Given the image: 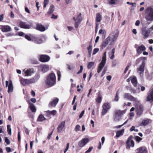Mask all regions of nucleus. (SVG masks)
Segmentation results:
<instances>
[{
  "label": "nucleus",
  "mask_w": 153,
  "mask_h": 153,
  "mask_svg": "<svg viewBox=\"0 0 153 153\" xmlns=\"http://www.w3.org/2000/svg\"><path fill=\"white\" fill-rule=\"evenodd\" d=\"M45 82L48 85L50 86L54 85L56 83V77L55 74L53 73L50 74L47 77Z\"/></svg>",
  "instance_id": "obj_1"
},
{
  "label": "nucleus",
  "mask_w": 153,
  "mask_h": 153,
  "mask_svg": "<svg viewBox=\"0 0 153 153\" xmlns=\"http://www.w3.org/2000/svg\"><path fill=\"white\" fill-rule=\"evenodd\" d=\"M145 18L147 21H153V6L149 7L146 9Z\"/></svg>",
  "instance_id": "obj_2"
},
{
  "label": "nucleus",
  "mask_w": 153,
  "mask_h": 153,
  "mask_svg": "<svg viewBox=\"0 0 153 153\" xmlns=\"http://www.w3.org/2000/svg\"><path fill=\"white\" fill-rule=\"evenodd\" d=\"M106 52H105L103 54L102 60L99 64L98 69L97 72L100 73L104 67L106 61Z\"/></svg>",
  "instance_id": "obj_3"
},
{
  "label": "nucleus",
  "mask_w": 153,
  "mask_h": 153,
  "mask_svg": "<svg viewBox=\"0 0 153 153\" xmlns=\"http://www.w3.org/2000/svg\"><path fill=\"white\" fill-rule=\"evenodd\" d=\"M20 81L21 84L24 86L35 82V80L33 78L28 79L21 78L20 79Z\"/></svg>",
  "instance_id": "obj_4"
},
{
  "label": "nucleus",
  "mask_w": 153,
  "mask_h": 153,
  "mask_svg": "<svg viewBox=\"0 0 153 153\" xmlns=\"http://www.w3.org/2000/svg\"><path fill=\"white\" fill-rule=\"evenodd\" d=\"M133 137L130 136L126 142V148L127 149H129L131 147H133L134 146V142L132 139Z\"/></svg>",
  "instance_id": "obj_5"
},
{
  "label": "nucleus",
  "mask_w": 153,
  "mask_h": 153,
  "mask_svg": "<svg viewBox=\"0 0 153 153\" xmlns=\"http://www.w3.org/2000/svg\"><path fill=\"white\" fill-rule=\"evenodd\" d=\"M90 140L88 138H83L79 142L78 145L80 147H82L89 142Z\"/></svg>",
  "instance_id": "obj_6"
},
{
  "label": "nucleus",
  "mask_w": 153,
  "mask_h": 153,
  "mask_svg": "<svg viewBox=\"0 0 153 153\" xmlns=\"http://www.w3.org/2000/svg\"><path fill=\"white\" fill-rule=\"evenodd\" d=\"M103 109L102 112V115H104L107 112L108 110L110 108L109 104L108 103H105L102 106Z\"/></svg>",
  "instance_id": "obj_7"
},
{
  "label": "nucleus",
  "mask_w": 153,
  "mask_h": 153,
  "mask_svg": "<svg viewBox=\"0 0 153 153\" xmlns=\"http://www.w3.org/2000/svg\"><path fill=\"white\" fill-rule=\"evenodd\" d=\"M65 121L61 122L57 128V132L60 133L61 132L62 130L65 129Z\"/></svg>",
  "instance_id": "obj_8"
},
{
  "label": "nucleus",
  "mask_w": 153,
  "mask_h": 153,
  "mask_svg": "<svg viewBox=\"0 0 153 153\" xmlns=\"http://www.w3.org/2000/svg\"><path fill=\"white\" fill-rule=\"evenodd\" d=\"M145 63L144 62H143L141 65L138 68L137 70V72L139 74L140 76H142L143 75V74L144 70V67Z\"/></svg>",
  "instance_id": "obj_9"
},
{
  "label": "nucleus",
  "mask_w": 153,
  "mask_h": 153,
  "mask_svg": "<svg viewBox=\"0 0 153 153\" xmlns=\"http://www.w3.org/2000/svg\"><path fill=\"white\" fill-rule=\"evenodd\" d=\"M50 59L49 56L45 55H42L39 56V60L42 62H48Z\"/></svg>",
  "instance_id": "obj_10"
},
{
  "label": "nucleus",
  "mask_w": 153,
  "mask_h": 153,
  "mask_svg": "<svg viewBox=\"0 0 153 153\" xmlns=\"http://www.w3.org/2000/svg\"><path fill=\"white\" fill-rule=\"evenodd\" d=\"M150 33L148 30H146L143 28L141 30V34L144 39H146L148 37Z\"/></svg>",
  "instance_id": "obj_11"
},
{
  "label": "nucleus",
  "mask_w": 153,
  "mask_h": 153,
  "mask_svg": "<svg viewBox=\"0 0 153 153\" xmlns=\"http://www.w3.org/2000/svg\"><path fill=\"white\" fill-rule=\"evenodd\" d=\"M48 25H46L45 27L43 25L39 24L36 25V29L41 31H44L48 28Z\"/></svg>",
  "instance_id": "obj_12"
},
{
  "label": "nucleus",
  "mask_w": 153,
  "mask_h": 153,
  "mask_svg": "<svg viewBox=\"0 0 153 153\" xmlns=\"http://www.w3.org/2000/svg\"><path fill=\"white\" fill-rule=\"evenodd\" d=\"M144 110L143 106L142 105H139L137 106L136 108V113L139 116H141L143 114Z\"/></svg>",
  "instance_id": "obj_13"
},
{
  "label": "nucleus",
  "mask_w": 153,
  "mask_h": 153,
  "mask_svg": "<svg viewBox=\"0 0 153 153\" xmlns=\"http://www.w3.org/2000/svg\"><path fill=\"white\" fill-rule=\"evenodd\" d=\"M25 76H30L33 73V69H25L23 71Z\"/></svg>",
  "instance_id": "obj_14"
},
{
  "label": "nucleus",
  "mask_w": 153,
  "mask_h": 153,
  "mask_svg": "<svg viewBox=\"0 0 153 153\" xmlns=\"http://www.w3.org/2000/svg\"><path fill=\"white\" fill-rule=\"evenodd\" d=\"M145 50V47L143 45H142L137 48L136 50L137 53L138 55H140Z\"/></svg>",
  "instance_id": "obj_15"
},
{
  "label": "nucleus",
  "mask_w": 153,
  "mask_h": 153,
  "mask_svg": "<svg viewBox=\"0 0 153 153\" xmlns=\"http://www.w3.org/2000/svg\"><path fill=\"white\" fill-rule=\"evenodd\" d=\"M59 101V99L57 98H55L52 100L50 102L49 106L51 107H54L56 106Z\"/></svg>",
  "instance_id": "obj_16"
},
{
  "label": "nucleus",
  "mask_w": 153,
  "mask_h": 153,
  "mask_svg": "<svg viewBox=\"0 0 153 153\" xmlns=\"http://www.w3.org/2000/svg\"><path fill=\"white\" fill-rule=\"evenodd\" d=\"M20 27L25 29H29L30 28L31 26L27 24L26 22L21 21L19 23Z\"/></svg>",
  "instance_id": "obj_17"
},
{
  "label": "nucleus",
  "mask_w": 153,
  "mask_h": 153,
  "mask_svg": "<svg viewBox=\"0 0 153 153\" xmlns=\"http://www.w3.org/2000/svg\"><path fill=\"white\" fill-rule=\"evenodd\" d=\"M40 68L42 71L43 73H45L49 70V67L47 65H41L40 66Z\"/></svg>",
  "instance_id": "obj_18"
},
{
  "label": "nucleus",
  "mask_w": 153,
  "mask_h": 153,
  "mask_svg": "<svg viewBox=\"0 0 153 153\" xmlns=\"http://www.w3.org/2000/svg\"><path fill=\"white\" fill-rule=\"evenodd\" d=\"M1 31L3 32H8L11 30V28L8 25H3L1 28Z\"/></svg>",
  "instance_id": "obj_19"
},
{
  "label": "nucleus",
  "mask_w": 153,
  "mask_h": 153,
  "mask_svg": "<svg viewBox=\"0 0 153 153\" xmlns=\"http://www.w3.org/2000/svg\"><path fill=\"white\" fill-rule=\"evenodd\" d=\"M118 35V34L117 33H113L111 35V36H109L111 37V43H112L114 41L116 40Z\"/></svg>",
  "instance_id": "obj_20"
},
{
  "label": "nucleus",
  "mask_w": 153,
  "mask_h": 153,
  "mask_svg": "<svg viewBox=\"0 0 153 153\" xmlns=\"http://www.w3.org/2000/svg\"><path fill=\"white\" fill-rule=\"evenodd\" d=\"M137 153H147L146 148L145 147H140L137 149Z\"/></svg>",
  "instance_id": "obj_21"
},
{
  "label": "nucleus",
  "mask_w": 153,
  "mask_h": 153,
  "mask_svg": "<svg viewBox=\"0 0 153 153\" xmlns=\"http://www.w3.org/2000/svg\"><path fill=\"white\" fill-rule=\"evenodd\" d=\"M141 85L137 84V85L135 87L136 88V90H134L132 88H131L130 89V91L131 92L134 93L139 92L140 91V88H141Z\"/></svg>",
  "instance_id": "obj_22"
},
{
  "label": "nucleus",
  "mask_w": 153,
  "mask_h": 153,
  "mask_svg": "<svg viewBox=\"0 0 153 153\" xmlns=\"http://www.w3.org/2000/svg\"><path fill=\"white\" fill-rule=\"evenodd\" d=\"M32 41L35 43L38 44H39L43 42L42 38L34 37L32 39Z\"/></svg>",
  "instance_id": "obj_23"
},
{
  "label": "nucleus",
  "mask_w": 153,
  "mask_h": 153,
  "mask_svg": "<svg viewBox=\"0 0 153 153\" xmlns=\"http://www.w3.org/2000/svg\"><path fill=\"white\" fill-rule=\"evenodd\" d=\"M126 112V110L121 111L120 110H117L115 111V113L116 115L120 116H122Z\"/></svg>",
  "instance_id": "obj_24"
},
{
  "label": "nucleus",
  "mask_w": 153,
  "mask_h": 153,
  "mask_svg": "<svg viewBox=\"0 0 153 153\" xmlns=\"http://www.w3.org/2000/svg\"><path fill=\"white\" fill-rule=\"evenodd\" d=\"M111 37L108 36L105 40V41L102 43V47L103 48H105L108 44L110 40Z\"/></svg>",
  "instance_id": "obj_25"
},
{
  "label": "nucleus",
  "mask_w": 153,
  "mask_h": 153,
  "mask_svg": "<svg viewBox=\"0 0 153 153\" xmlns=\"http://www.w3.org/2000/svg\"><path fill=\"white\" fill-rule=\"evenodd\" d=\"M13 87L12 82L10 81L9 83L7 92L8 93H10L13 92Z\"/></svg>",
  "instance_id": "obj_26"
},
{
  "label": "nucleus",
  "mask_w": 153,
  "mask_h": 153,
  "mask_svg": "<svg viewBox=\"0 0 153 153\" xmlns=\"http://www.w3.org/2000/svg\"><path fill=\"white\" fill-rule=\"evenodd\" d=\"M102 19L101 15L100 13H97L96 15L95 20L97 22H100Z\"/></svg>",
  "instance_id": "obj_27"
},
{
  "label": "nucleus",
  "mask_w": 153,
  "mask_h": 153,
  "mask_svg": "<svg viewBox=\"0 0 153 153\" xmlns=\"http://www.w3.org/2000/svg\"><path fill=\"white\" fill-rule=\"evenodd\" d=\"M124 129H122L120 131H118L116 133V137H119L121 136L122 135L124 132Z\"/></svg>",
  "instance_id": "obj_28"
},
{
  "label": "nucleus",
  "mask_w": 153,
  "mask_h": 153,
  "mask_svg": "<svg viewBox=\"0 0 153 153\" xmlns=\"http://www.w3.org/2000/svg\"><path fill=\"white\" fill-rule=\"evenodd\" d=\"M131 82L134 87H135L137 84V80L136 77L133 76L131 79Z\"/></svg>",
  "instance_id": "obj_29"
},
{
  "label": "nucleus",
  "mask_w": 153,
  "mask_h": 153,
  "mask_svg": "<svg viewBox=\"0 0 153 153\" xmlns=\"http://www.w3.org/2000/svg\"><path fill=\"white\" fill-rule=\"evenodd\" d=\"M125 98L126 100L133 101H135L137 100L136 98L133 96H125Z\"/></svg>",
  "instance_id": "obj_30"
},
{
  "label": "nucleus",
  "mask_w": 153,
  "mask_h": 153,
  "mask_svg": "<svg viewBox=\"0 0 153 153\" xmlns=\"http://www.w3.org/2000/svg\"><path fill=\"white\" fill-rule=\"evenodd\" d=\"M149 123V119H146L143 120L142 123H141V126H146L148 125Z\"/></svg>",
  "instance_id": "obj_31"
},
{
  "label": "nucleus",
  "mask_w": 153,
  "mask_h": 153,
  "mask_svg": "<svg viewBox=\"0 0 153 153\" xmlns=\"http://www.w3.org/2000/svg\"><path fill=\"white\" fill-rule=\"evenodd\" d=\"M46 118L44 117V116L42 114L40 115L37 119V121L39 122H42V121L45 120Z\"/></svg>",
  "instance_id": "obj_32"
},
{
  "label": "nucleus",
  "mask_w": 153,
  "mask_h": 153,
  "mask_svg": "<svg viewBox=\"0 0 153 153\" xmlns=\"http://www.w3.org/2000/svg\"><path fill=\"white\" fill-rule=\"evenodd\" d=\"M30 108L33 112H35L36 111V108L34 105L32 103H29Z\"/></svg>",
  "instance_id": "obj_33"
},
{
  "label": "nucleus",
  "mask_w": 153,
  "mask_h": 153,
  "mask_svg": "<svg viewBox=\"0 0 153 153\" xmlns=\"http://www.w3.org/2000/svg\"><path fill=\"white\" fill-rule=\"evenodd\" d=\"M87 49L88 51L89 57H90L92 53V46L91 45H89V46L87 48Z\"/></svg>",
  "instance_id": "obj_34"
},
{
  "label": "nucleus",
  "mask_w": 153,
  "mask_h": 153,
  "mask_svg": "<svg viewBox=\"0 0 153 153\" xmlns=\"http://www.w3.org/2000/svg\"><path fill=\"white\" fill-rule=\"evenodd\" d=\"M54 10V6L52 5H51L49 9V10L48 12V14H51L52 13Z\"/></svg>",
  "instance_id": "obj_35"
},
{
  "label": "nucleus",
  "mask_w": 153,
  "mask_h": 153,
  "mask_svg": "<svg viewBox=\"0 0 153 153\" xmlns=\"http://www.w3.org/2000/svg\"><path fill=\"white\" fill-rule=\"evenodd\" d=\"M115 52V49L114 48L111 50V52L109 54V56H110V58L111 59H113L114 56V54Z\"/></svg>",
  "instance_id": "obj_36"
},
{
  "label": "nucleus",
  "mask_w": 153,
  "mask_h": 153,
  "mask_svg": "<svg viewBox=\"0 0 153 153\" xmlns=\"http://www.w3.org/2000/svg\"><path fill=\"white\" fill-rule=\"evenodd\" d=\"M99 33L100 34H102V37L104 39L105 36L106 35V31L105 30H100L99 31Z\"/></svg>",
  "instance_id": "obj_37"
},
{
  "label": "nucleus",
  "mask_w": 153,
  "mask_h": 153,
  "mask_svg": "<svg viewBox=\"0 0 153 153\" xmlns=\"http://www.w3.org/2000/svg\"><path fill=\"white\" fill-rule=\"evenodd\" d=\"M46 112L49 114H51L53 116H54L55 115L57 112L55 110L52 111H48Z\"/></svg>",
  "instance_id": "obj_38"
},
{
  "label": "nucleus",
  "mask_w": 153,
  "mask_h": 153,
  "mask_svg": "<svg viewBox=\"0 0 153 153\" xmlns=\"http://www.w3.org/2000/svg\"><path fill=\"white\" fill-rule=\"evenodd\" d=\"M76 18L77 21L81 22L82 20V18L81 16V13H79L77 16Z\"/></svg>",
  "instance_id": "obj_39"
},
{
  "label": "nucleus",
  "mask_w": 153,
  "mask_h": 153,
  "mask_svg": "<svg viewBox=\"0 0 153 153\" xmlns=\"http://www.w3.org/2000/svg\"><path fill=\"white\" fill-rule=\"evenodd\" d=\"M94 62H88L87 65V68L88 69H90L94 65Z\"/></svg>",
  "instance_id": "obj_40"
},
{
  "label": "nucleus",
  "mask_w": 153,
  "mask_h": 153,
  "mask_svg": "<svg viewBox=\"0 0 153 153\" xmlns=\"http://www.w3.org/2000/svg\"><path fill=\"white\" fill-rule=\"evenodd\" d=\"M10 126L9 125L7 126L8 134L10 135H11V129L10 128Z\"/></svg>",
  "instance_id": "obj_41"
},
{
  "label": "nucleus",
  "mask_w": 153,
  "mask_h": 153,
  "mask_svg": "<svg viewBox=\"0 0 153 153\" xmlns=\"http://www.w3.org/2000/svg\"><path fill=\"white\" fill-rule=\"evenodd\" d=\"M126 3L127 4H131L132 5L131 8L132 9H134L136 6V4L135 3H130L129 2H127Z\"/></svg>",
  "instance_id": "obj_42"
},
{
  "label": "nucleus",
  "mask_w": 153,
  "mask_h": 153,
  "mask_svg": "<svg viewBox=\"0 0 153 153\" xmlns=\"http://www.w3.org/2000/svg\"><path fill=\"white\" fill-rule=\"evenodd\" d=\"M80 126L79 125H76L75 128V130L76 132H78L80 130Z\"/></svg>",
  "instance_id": "obj_43"
},
{
  "label": "nucleus",
  "mask_w": 153,
  "mask_h": 153,
  "mask_svg": "<svg viewBox=\"0 0 153 153\" xmlns=\"http://www.w3.org/2000/svg\"><path fill=\"white\" fill-rule=\"evenodd\" d=\"M120 116H117V115H116V114H114V120L116 122L118 121L120 119Z\"/></svg>",
  "instance_id": "obj_44"
},
{
  "label": "nucleus",
  "mask_w": 153,
  "mask_h": 153,
  "mask_svg": "<svg viewBox=\"0 0 153 153\" xmlns=\"http://www.w3.org/2000/svg\"><path fill=\"white\" fill-rule=\"evenodd\" d=\"M67 66L68 69L70 70H73L75 68V66L73 65H69L67 64Z\"/></svg>",
  "instance_id": "obj_45"
},
{
  "label": "nucleus",
  "mask_w": 153,
  "mask_h": 153,
  "mask_svg": "<svg viewBox=\"0 0 153 153\" xmlns=\"http://www.w3.org/2000/svg\"><path fill=\"white\" fill-rule=\"evenodd\" d=\"M102 97L101 96H98L97 98L96 99V101L98 103H100L101 101Z\"/></svg>",
  "instance_id": "obj_46"
},
{
  "label": "nucleus",
  "mask_w": 153,
  "mask_h": 153,
  "mask_svg": "<svg viewBox=\"0 0 153 153\" xmlns=\"http://www.w3.org/2000/svg\"><path fill=\"white\" fill-rule=\"evenodd\" d=\"M49 3V0H44L43 2L44 8H45L46 7V5Z\"/></svg>",
  "instance_id": "obj_47"
},
{
  "label": "nucleus",
  "mask_w": 153,
  "mask_h": 153,
  "mask_svg": "<svg viewBox=\"0 0 153 153\" xmlns=\"http://www.w3.org/2000/svg\"><path fill=\"white\" fill-rule=\"evenodd\" d=\"M81 22L76 21L75 22L74 25L75 27L76 28H77L79 26V25L80 24Z\"/></svg>",
  "instance_id": "obj_48"
},
{
  "label": "nucleus",
  "mask_w": 153,
  "mask_h": 153,
  "mask_svg": "<svg viewBox=\"0 0 153 153\" xmlns=\"http://www.w3.org/2000/svg\"><path fill=\"white\" fill-rule=\"evenodd\" d=\"M147 100L148 101L152 102L153 101V96H147Z\"/></svg>",
  "instance_id": "obj_49"
},
{
  "label": "nucleus",
  "mask_w": 153,
  "mask_h": 153,
  "mask_svg": "<svg viewBox=\"0 0 153 153\" xmlns=\"http://www.w3.org/2000/svg\"><path fill=\"white\" fill-rule=\"evenodd\" d=\"M99 51V49L98 48H94L93 50V55H94L97 53L98 51Z\"/></svg>",
  "instance_id": "obj_50"
},
{
  "label": "nucleus",
  "mask_w": 153,
  "mask_h": 153,
  "mask_svg": "<svg viewBox=\"0 0 153 153\" xmlns=\"http://www.w3.org/2000/svg\"><path fill=\"white\" fill-rule=\"evenodd\" d=\"M116 1H117V0H109V3L111 4H116Z\"/></svg>",
  "instance_id": "obj_51"
},
{
  "label": "nucleus",
  "mask_w": 153,
  "mask_h": 153,
  "mask_svg": "<svg viewBox=\"0 0 153 153\" xmlns=\"http://www.w3.org/2000/svg\"><path fill=\"white\" fill-rule=\"evenodd\" d=\"M127 122H128V120H127L123 124H122V125H119V126H115L114 127V128H119L121 127L122 126H123Z\"/></svg>",
  "instance_id": "obj_52"
},
{
  "label": "nucleus",
  "mask_w": 153,
  "mask_h": 153,
  "mask_svg": "<svg viewBox=\"0 0 153 153\" xmlns=\"http://www.w3.org/2000/svg\"><path fill=\"white\" fill-rule=\"evenodd\" d=\"M57 74L58 77V80L59 81L61 77V72L59 71H57Z\"/></svg>",
  "instance_id": "obj_53"
},
{
  "label": "nucleus",
  "mask_w": 153,
  "mask_h": 153,
  "mask_svg": "<svg viewBox=\"0 0 153 153\" xmlns=\"http://www.w3.org/2000/svg\"><path fill=\"white\" fill-rule=\"evenodd\" d=\"M93 149V147L92 146H90L88 149L85 151V153H90L92 150Z\"/></svg>",
  "instance_id": "obj_54"
},
{
  "label": "nucleus",
  "mask_w": 153,
  "mask_h": 153,
  "mask_svg": "<svg viewBox=\"0 0 153 153\" xmlns=\"http://www.w3.org/2000/svg\"><path fill=\"white\" fill-rule=\"evenodd\" d=\"M135 138L136 141L138 142H139L142 140V138L137 136L135 137Z\"/></svg>",
  "instance_id": "obj_55"
},
{
  "label": "nucleus",
  "mask_w": 153,
  "mask_h": 153,
  "mask_svg": "<svg viewBox=\"0 0 153 153\" xmlns=\"http://www.w3.org/2000/svg\"><path fill=\"white\" fill-rule=\"evenodd\" d=\"M25 37L26 39L29 41H31L32 40V39H31L30 36L27 35H25Z\"/></svg>",
  "instance_id": "obj_56"
},
{
  "label": "nucleus",
  "mask_w": 153,
  "mask_h": 153,
  "mask_svg": "<svg viewBox=\"0 0 153 153\" xmlns=\"http://www.w3.org/2000/svg\"><path fill=\"white\" fill-rule=\"evenodd\" d=\"M83 69V68L82 66L81 65L80 66V69L79 71L77 73V74H79L82 73V72Z\"/></svg>",
  "instance_id": "obj_57"
},
{
  "label": "nucleus",
  "mask_w": 153,
  "mask_h": 153,
  "mask_svg": "<svg viewBox=\"0 0 153 153\" xmlns=\"http://www.w3.org/2000/svg\"><path fill=\"white\" fill-rule=\"evenodd\" d=\"M5 142L7 143V144H10V140L8 139L7 137H5Z\"/></svg>",
  "instance_id": "obj_58"
},
{
  "label": "nucleus",
  "mask_w": 153,
  "mask_h": 153,
  "mask_svg": "<svg viewBox=\"0 0 153 153\" xmlns=\"http://www.w3.org/2000/svg\"><path fill=\"white\" fill-rule=\"evenodd\" d=\"M149 96H153V88L150 89L149 92Z\"/></svg>",
  "instance_id": "obj_59"
},
{
  "label": "nucleus",
  "mask_w": 153,
  "mask_h": 153,
  "mask_svg": "<svg viewBox=\"0 0 153 153\" xmlns=\"http://www.w3.org/2000/svg\"><path fill=\"white\" fill-rule=\"evenodd\" d=\"M72 2V0H65V3L66 4H69Z\"/></svg>",
  "instance_id": "obj_60"
},
{
  "label": "nucleus",
  "mask_w": 153,
  "mask_h": 153,
  "mask_svg": "<svg viewBox=\"0 0 153 153\" xmlns=\"http://www.w3.org/2000/svg\"><path fill=\"white\" fill-rule=\"evenodd\" d=\"M130 67V65H128L127 67H126V69L124 72V74H125L127 72V71L128 70L129 68Z\"/></svg>",
  "instance_id": "obj_61"
},
{
  "label": "nucleus",
  "mask_w": 153,
  "mask_h": 153,
  "mask_svg": "<svg viewBox=\"0 0 153 153\" xmlns=\"http://www.w3.org/2000/svg\"><path fill=\"white\" fill-rule=\"evenodd\" d=\"M135 127L133 126H132V127H131V128L130 129V131H137V130L136 129V130H135Z\"/></svg>",
  "instance_id": "obj_62"
},
{
  "label": "nucleus",
  "mask_w": 153,
  "mask_h": 153,
  "mask_svg": "<svg viewBox=\"0 0 153 153\" xmlns=\"http://www.w3.org/2000/svg\"><path fill=\"white\" fill-rule=\"evenodd\" d=\"M26 134H29V131L28 129L26 127H25L24 128Z\"/></svg>",
  "instance_id": "obj_63"
},
{
  "label": "nucleus",
  "mask_w": 153,
  "mask_h": 153,
  "mask_svg": "<svg viewBox=\"0 0 153 153\" xmlns=\"http://www.w3.org/2000/svg\"><path fill=\"white\" fill-rule=\"evenodd\" d=\"M149 31L150 32H151L152 31H153V25L152 26L149 28L148 29Z\"/></svg>",
  "instance_id": "obj_64"
}]
</instances>
